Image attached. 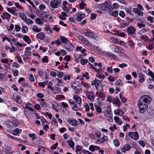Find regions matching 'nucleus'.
Returning a JSON list of instances; mask_svg holds the SVG:
<instances>
[{"label": "nucleus", "mask_w": 154, "mask_h": 154, "mask_svg": "<svg viewBox=\"0 0 154 154\" xmlns=\"http://www.w3.org/2000/svg\"><path fill=\"white\" fill-rule=\"evenodd\" d=\"M19 130L18 128H16L15 130L12 131V134L14 135H17L19 133Z\"/></svg>", "instance_id": "obj_43"}, {"label": "nucleus", "mask_w": 154, "mask_h": 154, "mask_svg": "<svg viewBox=\"0 0 154 154\" xmlns=\"http://www.w3.org/2000/svg\"><path fill=\"white\" fill-rule=\"evenodd\" d=\"M60 39L62 42L64 43H66L68 42L67 38L64 37L62 36H60Z\"/></svg>", "instance_id": "obj_31"}, {"label": "nucleus", "mask_w": 154, "mask_h": 154, "mask_svg": "<svg viewBox=\"0 0 154 154\" xmlns=\"http://www.w3.org/2000/svg\"><path fill=\"white\" fill-rule=\"evenodd\" d=\"M139 107L140 109V112L142 113H144L146 110V109L148 108L144 107Z\"/></svg>", "instance_id": "obj_41"}, {"label": "nucleus", "mask_w": 154, "mask_h": 154, "mask_svg": "<svg viewBox=\"0 0 154 154\" xmlns=\"http://www.w3.org/2000/svg\"><path fill=\"white\" fill-rule=\"evenodd\" d=\"M11 17V15L7 12L3 13V16H1V17L3 20H4L5 19L7 20H9Z\"/></svg>", "instance_id": "obj_15"}, {"label": "nucleus", "mask_w": 154, "mask_h": 154, "mask_svg": "<svg viewBox=\"0 0 154 154\" xmlns=\"http://www.w3.org/2000/svg\"><path fill=\"white\" fill-rule=\"evenodd\" d=\"M82 148L80 146H78L77 147L76 150V152L78 154H81V149Z\"/></svg>", "instance_id": "obj_51"}, {"label": "nucleus", "mask_w": 154, "mask_h": 154, "mask_svg": "<svg viewBox=\"0 0 154 154\" xmlns=\"http://www.w3.org/2000/svg\"><path fill=\"white\" fill-rule=\"evenodd\" d=\"M83 42L85 44L88 45H90L91 44L89 41L87 39L85 38Z\"/></svg>", "instance_id": "obj_53"}, {"label": "nucleus", "mask_w": 154, "mask_h": 154, "mask_svg": "<svg viewBox=\"0 0 154 154\" xmlns=\"http://www.w3.org/2000/svg\"><path fill=\"white\" fill-rule=\"evenodd\" d=\"M66 142L69 143V146L73 148L74 146V143L73 141H69L68 140L66 141Z\"/></svg>", "instance_id": "obj_47"}, {"label": "nucleus", "mask_w": 154, "mask_h": 154, "mask_svg": "<svg viewBox=\"0 0 154 154\" xmlns=\"http://www.w3.org/2000/svg\"><path fill=\"white\" fill-rule=\"evenodd\" d=\"M95 107L96 110L98 113H100L101 112V109L100 107L96 105H95Z\"/></svg>", "instance_id": "obj_52"}, {"label": "nucleus", "mask_w": 154, "mask_h": 154, "mask_svg": "<svg viewBox=\"0 0 154 154\" xmlns=\"http://www.w3.org/2000/svg\"><path fill=\"white\" fill-rule=\"evenodd\" d=\"M152 100V99L151 97L149 95H144L141 96L140 98V102H141L142 101H143L145 106L147 107V105H148L150 103Z\"/></svg>", "instance_id": "obj_1"}, {"label": "nucleus", "mask_w": 154, "mask_h": 154, "mask_svg": "<svg viewBox=\"0 0 154 154\" xmlns=\"http://www.w3.org/2000/svg\"><path fill=\"white\" fill-rule=\"evenodd\" d=\"M67 121L69 124L74 126H77L79 124L78 121L73 118L68 119Z\"/></svg>", "instance_id": "obj_7"}, {"label": "nucleus", "mask_w": 154, "mask_h": 154, "mask_svg": "<svg viewBox=\"0 0 154 154\" xmlns=\"http://www.w3.org/2000/svg\"><path fill=\"white\" fill-rule=\"evenodd\" d=\"M24 21L27 25H32L33 23L32 21L30 19H27V18H26Z\"/></svg>", "instance_id": "obj_36"}, {"label": "nucleus", "mask_w": 154, "mask_h": 154, "mask_svg": "<svg viewBox=\"0 0 154 154\" xmlns=\"http://www.w3.org/2000/svg\"><path fill=\"white\" fill-rule=\"evenodd\" d=\"M11 149L10 147L7 146L5 150V152L7 154H13Z\"/></svg>", "instance_id": "obj_25"}, {"label": "nucleus", "mask_w": 154, "mask_h": 154, "mask_svg": "<svg viewBox=\"0 0 154 154\" xmlns=\"http://www.w3.org/2000/svg\"><path fill=\"white\" fill-rule=\"evenodd\" d=\"M88 62V60L87 59H82L81 60V63L82 64L85 65Z\"/></svg>", "instance_id": "obj_62"}, {"label": "nucleus", "mask_w": 154, "mask_h": 154, "mask_svg": "<svg viewBox=\"0 0 154 154\" xmlns=\"http://www.w3.org/2000/svg\"><path fill=\"white\" fill-rule=\"evenodd\" d=\"M131 149V147L128 144L125 145L121 149V151L122 152H125V151H128Z\"/></svg>", "instance_id": "obj_18"}, {"label": "nucleus", "mask_w": 154, "mask_h": 154, "mask_svg": "<svg viewBox=\"0 0 154 154\" xmlns=\"http://www.w3.org/2000/svg\"><path fill=\"white\" fill-rule=\"evenodd\" d=\"M144 76V75L142 73H140L139 74V77L140 79L139 81L140 82L142 83L144 81L145 79Z\"/></svg>", "instance_id": "obj_28"}, {"label": "nucleus", "mask_w": 154, "mask_h": 154, "mask_svg": "<svg viewBox=\"0 0 154 154\" xmlns=\"http://www.w3.org/2000/svg\"><path fill=\"white\" fill-rule=\"evenodd\" d=\"M67 16V14L65 12H62L59 16V18L62 20H65L66 19V17Z\"/></svg>", "instance_id": "obj_23"}, {"label": "nucleus", "mask_w": 154, "mask_h": 154, "mask_svg": "<svg viewBox=\"0 0 154 154\" xmlns=\"http://www.w3.org/2000/svg\"><path fill=\"white\" fill-rule=\"evenodd\" d=\"M36 37L38 39L42 40L45 38L44 33L43 32L39 33L37 34Z\"/></svg>", "instance_id": "obj_21"}, {"label": "nucleus", "mask_w": 154, "mask_h": 154, "mask_svg": "<svg viewBox=\"0 0 154 154\" xmlns=\"http://www.w3.org/2000/svg\"><path fill=\"white\" fill-rule=\"evenodd\" d=\"M20 17L24 21L26 18V17L25 14L23 13H19Z\"/></svg>", "instance_id": "obj_34"}, {"label": "nucleus", "mask_w": 154, "mask_h": 154, "mask_svg": "<svg viewBox=\"0 0 154 154\" xmlns=\"http://www.w3.org/2000/svg\"><path fill=\"white\" fill-rule=\"evenodd\" d=\"M133 12L137 14L139 16H142L143 15V13L142 11H139L137 8H134L132 10Z\"/></svg>", "instance_id": "obj_14"}, {"label": "nucleus", "mask_w": 154, "mask_h": 154, "mask_svg": "<svg viewBox=\"0 0 154 154\" xmlns=\"http://www.w3.org/2000/svg\"><path fill=\"white\" fill-rule=\"evenodd\" d=\"M79 82H72L71 83V87L73 88V89L79 91L81 89L80 85H79Z\"/></svg>", "instance_id": "obj_8"}, {"label": "nucleus", "mask_w": 154, "mask_h": 154, "mask_svg": "<svg viewBox=\"0 0 154 154\" xmlns=\"http://www.w3.org/2000/svg\"><path fill=\"white\" fill-rule=\"evenodd\" d=\"M23 39L28 44H30L31 42L30 38L28 36L24 35L23 37Z\"/></svg>", "instance_id": "obj_22"}, {"label": "nucleus", "mask_w": 154, "mask_h": 154, "mask_svg": "<svg viewBox=\"0 0 154 154\" xmlns=\"http://www.w3.org/2000/svg\"><path fill=\"white\" fill-rule=\"evenodd\" d=\"M125 10L126 12L129 14H130L131 13V8L129 7V8H125Z\"/></svg>", "instance_id": "obj_60"}, {"label": "nucleus", "mask_w": 154, "mask_h": 154, "mask_svg": "<svg viewBox=\"0 0 154 154\" xmlns=\"http://www.w3.org/2000/svg\"><path fill=\"white\" fill-rule=\"evenodd\" d=\"M93 94V93L92 91L88 92L87 95V98L90 100H93L95 98Z\"/></svg>", "instance_id": "obj_11"}, {"label": "nucleus", "mask_w": 154, "mask_h": 154, "mask_svg": "<svg viewBox=\"0 0 154 154\" xmlns=\"http://www.w3.org/2000/svg\"><path fill=\"white\" fill-rule=\"evenodd\" d=\"M114 120L117 124L119 125H121L122 123V120L117 116H116L114 117Z\"/></svg>", "instance_id": "obj_20"}, {"label": "nucleus", "mask_w": 154, "mask_h": 154, "mask_svg": "<svg viewBox=\"0 0 154 154\" xmlns=\"http://www.w3.org/2000/svg\"><path fill=\"white\" fill-rule=\"evenodd\" d=\"M27 15L32 19H33L35 17V16L33 14L31 13H27Z\"/></svg>", "instance_id": "obj_57"}, {"label": "nucleus", "mask_w": 154, "mask_h": 154, "mask_svg": "<svg viewBox=\"0 0 154 154\" xmlns=\"http://www.w3.org/2000/svg\"><path fill=\"white\" fill-rule=\"evenodd\" d=\"M148 31V29H143L141 30L140 31L138 32V34H141L142 33H145L146 32H147Z\"/></svg>", "instance_id": "obj_48"}, {"label": "nucleus", "mask_w": 154, "mask_h": 154, "mask_svg": "<svg viewBox=\"0 0 154 154\" xmlns=\"http://www.w3.org/2000/svg\"><path fill=\"white\" fill-rule=\"evenodd\" d=\"M13 98L16 103L18 104H20L21 102V100L19 96L17 95L14 94L13 96Z\"/></svg>", "instance_id": "obj_10"}, {"label": "nucleus", "mask_w": 154, "mask_h": 154, "mask_svg": "<svg viewBox=\"0 0 154 154\" xmlns=\"http://www.w3.org/2000/svg\"><path fill=\"white\" fill-rule=\"evenodd\" d=\"M31 51H25L24 52V54L26 58H28L31 54Z\"/></svg>", "instance_id": "obj_37"}, {"label": "nucleus", "mask_w": 154, "mask_h": 154, "mask_svg": "<svg viewBox=\"0 0 154 154\" xmlns=\"http://www.w3.org/2000/svg\"><path fill=\"white\" fill-rule=\"evenodd\" d=\"M114 50L113 51L116 53H122V51L120 50L119 49L117 48H114Z\"/></svg>", "instance_id": "obj_61"}, {"label": "nucleus", "mask_w": 154, "mask_h": 154, "mask_svg": "<svg viewBox=\"0 0 154 154\" xmlns=\"http://www.w3.org/2000/svg\"><path fill=\"white\" fill-rule=\"evenodd\" d=\"M98 7L102 10L107 11L110 9V5L107 2L105 1L104 3L99 4L98 5Z\"/></svg>", "instance_id": "obj_2"}, {"label": "nucleus", "mask_w": 154, "mask_h": 154, "mask_svg": "<svg viewBox=\"0 0 154 154\" xmlns=\"http://www.w3.org/2000/svg\"><path fill=\"white\" fill-rule=\"evenodd\" d=\"M5 40H7L8 42H10L11 44L13 46V42H11L10 39L7 36L4 37L3 38V42H4Z\"/></svg>", "instance_id": "obj_44"}, {"label": "nucleus", "mask_w": 154, "mask_h": 154, "mask_svg": "<svg viewBox=\"0 0 154 154\" xmlns=\"http://www.w3.org/2000/svg\"><path fill=\"white\" fill-rule=\"evenodd\" d=\"M91 84L92 85H95V88L97 91H100L102 89V83L99 80L95 79L93 81Z\"/></svg>", "instance_id": "obj_3"}, {"label": "nucleus", "mask_w": 154, "mask_h": 154, "mask_svg": "<svg viewBox=\"0 0 154 154\" xmlns=\"http://www.w3.org/2000/svg\"><path fill=\"white\" fill-rule=\"evenodd\" d=\"M40 104L41 106L43 108H45L47 106V103L46 102H40Z\"/></svg>", "instance_id": "obj_55"}, {"label": "nucleus", "mask_w": 154, "mask_h": 154, "mask_svg": "<svg viewBox=\"0 0 154 154\" xmlns=\"http://www.w3.org/2000/svg\"><path fill=\"white\" fill-rule=\"evenodd\" d=\"M135 29L134 26L128 27L127 29L128 35L129 36H132V35L135 33Z\"/></svg>", "instance_id": "obj_6"}, {"label": "nucleus", "mask_w": 154, "mask_h": 154, "mask_svg": "<svg viewBox=\"0 0 154 154\" xmlns=\"http://www.w3.org/2000/svg\"><path fill=\"white\" fill-rule=\"evenodd\" d=\"M137 26L139 28H140L142 27H144L145 26V24L143 23H138L137 24Z\"/></svg>", "instance_id": "obj_58"}, {"label": "nucleus", "mask_w": 154, "mask_h": 154, "mask_svg": "<svg viewBox=\"0 0 154 154\" xmlns=\"http://www.w3.org/2000/svg\"><path fill=\"white\" fill-rule=\"evenodd\" d=\"M61 3V2L60 0H52L50 2V5L52 8H56Z\"/></svg>", "instance_id": "obj_4"}, {"label": "nucleus", "mask_w": 154, "mask_h": 154, "mask_svg": "<svg viewBox=\"0 0 154 154\" xmlns=\"http://www.w3.org/2000/svg\"><path fill=\"white\" fill-rule=\"evenodd\" d=\"M113 103L116 105L120 104V100L118 97H116L113 99Z\"/></svg>", "instance_id": "obj_32"}, {"label": "nucleus", "mask_w": 154, "mask_h": 154, "mask_svg": "<svg viewBox=\"0 0 154 154\" xmlns=\"http://www.w3.org/2000/svg\"><path fill=\"white\" fill-rule=\"evenodd\" d=\"M86 36L90 38H93L94 37V34L91 32H85L84 34Z\"/></svg>", "instance_id": "obj_19"}, {"label": "nucleus", "mask_w": 154, "mask_h": 154, "mask_svg": "<svg viewBox=\"0 0 154 154\" xmlns=\"http://www.w3.org/2000/svg\"><path fill=\"white\" fill-rule=\"evenodd\" d=\"M81 84L87 88H88L90 87V85L88 83H85L83 82H82Z\"/></svg>", "instance_id": "obj_42"}, {"label": "nucleus", "mask_w": 154, "mask_h": 154, "mask_svg": "<svg viewBox=\"0 0 154 154\" xmlns=\"http://www.w3.org/2000/svg\"><path fill=\"white\" fill-rule=\"evenodd\" d=\"M104 115L109 122H113L112 116V113H107V112H106V113H104Z\"/></svg>", "instance_id": "obj_12"}, {"label": "nucleus", "mask_w": 154, "mask_h": 154, "mask_svg": "<svg viewBox=\"0 0 154 154\" xmlns=\"http://www.w3.org/2000/svg\"><path fill=\"white\" fill-rule=\"evenodd\" d=\"M148 71L149 72L148 75L152 77V79H151V80L153 81L154 80V73L149 69H148Z\"/></svg>", "instance_id": "obj_33"}, {"label": "nucleus", "mask_w": 154, "mask_h": 154, "mask_svg": "<svg viewBox=\"0 0 154 154\" xmlns=\"http://www.w3.org/2000/svg\"><path fill=\"white\" fill-rule=\"evenodd\" d=\"M106 54L107 56L109 57L110 56L112 57L114 59H117V57L112 53H109L107 52L106 53Z\"/></svg>", "instance_id": "obj_29"}, {"label": "nucleus", "mask_w": 154, "mask_h": 154, "mask_svg": "<svg viewBox=\"0 0 154 154\" xmlns=\"http://www.w3.org/2000/svg\"><path fill=\"white\" fill-rule=\"evenodd\" d=\"M30 107H32V105L29 102L27 103L25 105V109H28Z\"/></svg>", "instance_id": "obj_56"}, {"label": "nucleus", "mask_w": 154, "mask_h": 154, "mask_svg": "<svg viewBox=\"0 0 154 154\" xmlns=\"http://www.w3.org/2000/svg\"><path fill=\"white\" fill-rule=\"evenodd\" d=\"M128 135L134 140H137L138 139L139 135L137 132H129L128 133Z\"/></svg>", "instance_id": "obj_5"}, {"label": "nucleus", "mask_w": 154, "mask_h": 154, "mask_svg": "<svg viewBox=\"0 0 154 154\" xmlns=\"http://www.w3.org/2000/svg\"><path fill=\"white\" fill-rule=\"evenodd\" d=\"M127 66V65L125 63H122L121 64H119V66L121 68H124V67H126Z\"/></svg>", "instance_id": "obj_63"}, {"label": "nucleus", "mask_w": 154, "mask_h": 154, "mask_svg": "<svg viewBox=\"0 0 154 154\" xmlns=\"http://www.w3.org/2000/svg\"><path fill=\"white\" fill-rule=\"evenodd\" d=\"M118 5L117 3H115L113 4L112 6L110 5V7H111L112 9H114V8H117L118 6Z\"/></svg>", "instance_id": "obj_59"}, {"label": "nucleus", "mask_w": 154, "mask_h": 154, "mask_svg": "<svg viewBox=\"0 0 154 154\" xmlns=\"http://www.w3.org/2000/svg\"><path fill=\"white\" fill-rule=\"evenodd\" d=\"M38 15V16L41 17L43 14H46V12H44L42 11H39L38 12H37Z\"/></svg>", "instance_id": "obj_40"}, {"label": "nucleus", "mask_w": 154, "mask_h": 154, "mask_svg": "<svg viewBox=\"0 0 154 154\" xmlns=\"http://www.w3.org/2000/svg\"><path fill=\"white\" fill-rule=\"evenodd\" d=\"M108 140V137L107 136H104L102 137L100 139L97 140L96 142L97 143H102L104 142L105 141Z\"/></svg>", "instance_id": "obj_13"}, {"label": "nucleus", "mask_w": 154, "mask_h": 154, "mask_svg": "<svg viewBox=\"0 0 154 154\" xmlns=\"http://www.w3.org/2000/svg\"><path fill=\"white\" fill-rule=\"evenodd\" d=\"M22 32L23 33H26L28 30V28L26 26H23L22 29Z\"/></svg>", "instance_id": "obj_45"}, {"label": "nucleus", "mask_w": 154, "mask_h": 154, "mask_svg": "<svg viewBox=\"0 0 154 154\" xmlns=\"http://www.w3.org/2000/svg\"><path fill=\"white\" fill-rule=\"evenodd\" d=\"M107 71L109 73H112L113 72V69L111 67H108L107 68Z\"/></svg>", "instance_id": "obj_64"}, {"label": "nucleus", "mask_w": 154, "mask_h": 154, "mask_svg": "<svg viewBox=\"0 0 154 154\" xmlns=\"http://www.w3.org/2000/svg\"><path fill=\"white\" fill-rule=\"evenodd\" d=\"M73 98L78 104H80L81 103L82 100L80 97L75 95L74 96Z\"/></svg>", "instance_id": "obj_24"}, {"label": "nucleus", "mask_w": 154, "mask_h": 154, "mask_svg": "<svg viewBox=\"0 0 154 154\" xmlns=\"http://www.w3.org/2000/svg\"><path fill=\"white\" fill-rule=\"evenodd\" d=\"M85 17V15L84 14H80L76 18V20L78 21H80Z\"/></svg>", "instance_id": "obj_30"}, {"label": "nucleus", "mask_w": 154, "mask_h": 154, "mask_svg": "<svg viewBox=\"0 0 154 154\" xmlns=\"http://www.w3.org/2000/svg\"><path fill=\"white\" fill-rule=\"evenodd\" d=\"M129 24V22H128L127 23H123L121 24L120 25L121 27L124 28L128 26Z\"/></svg>", "instance_id": "obj_49"}, {"label": "nucleus", "mask_w": 154, "mask_h": 154, "mask_svg": "<svg viewBox=\"0 0 154 154\" xmlns=\"http://www.w3.org/2000/svg\"><path fill=\"white\" fill-rule=\"evenodd\" d=\"M114 113L116 115H118L119 116H122L124 114V112L121 109H118L115 110L114 111Z\"/></svg>", "instance_id": "obj_17"}, {"label": "nucleus", "mask_w": 154, "mask_h": 154, "mask_svg": "<svg viewBox=\"0 0 154 154\" xmlns=\"http://www.w3.org/2000/svg\"><path fill=\"white\" fill-rule=\"evenodd\" d=\"M59 103L56 101H53L52 103V106L53 108L55 109L56 108L58 107Z\"/></svg>", "instance_id": "obj_35"}, {"label": "nucleus", "mask_w": 154, "mask_h": 154, "mask_svg": "<svg viewBox=\"0 0 154 154\" xmlns=\"http://www.w3.org/2000/svg\"><path fill=\"white\" fill-rule=\"evenodd\" d=\"M64 48L68 51H72L73 50V47L72 45L70 44H66L64 46Z\"/></svg>", "instance_id": "obj_16"}, {"label": "nucleus", "mask_w": 154, "mask_h": 154, "mask_svg": "<svg viewBox=\"0 0 154 154\" xmlns=\"http://www.w3.org/2000/svg\"><path fill=\"white\" fill-rule=\"evenodd\" d=\"M35 21L37 23L39 24H42L43 23V22H42V20L38 18H36Z\"/></svg>", "instance_id": "obj_46"}, {"label": "nucleus", "mask_w": 154, "mask_h": 154, "mask_svg": "<svg viewBox=\"0 0 154 154\" xmlns=\"http://www.w3.org/2000/svg\"><path fill=\"white\" fill-rule=\"evenodd\" d=\"M32 30L34 32H38L41 31V29H39L37 26H34Z\"/></svg>", "instance_id": "obj_38"}, {"label": "nucleus", "mask_w": 154, "mask_h": 154, "mask_svg": "<svg viewBox=\"0 0 154 154\" xmlns=\"http://www.w3.org/2000/svg\"><path fill=\"white\" fill-rule=\"evenodd\" d=\"M42 62L43 63H48V59L47 56H45L44 58L42 59Z\"/></svg>", "instance_id": "obj_54"}, {"label": "nucleus", "mask_w": 154, "mask_h": 154, "mask_svg": "<svg viewBox=\"0 0 154 154\" xmlns=\"http://www.w3.org/2000/svg\"><path fill=\"white\" fill-rule=\"evenodd\" d=\"M140 38L141 39L145 41H147L148 39V37L145 35H141Z\"/></svg>", "instance_id": "obj_39"}, {"label": "nucleus", "mask_w": 154, "mask_h": 154, "mask_svg": "<svg viewBox=\"0 0 154 154\" xmlns=\"http://www.w3.org/2000/svg\"><path fill=\"white\" fill-rule=\"evenodd\" d=\"M68 101L71 105L73 106L72 107V108L73 110H78L79 108L77 106L76 103L75 102L73 101L71 99L69 100Z\"/></svg>", "instance_id": "obj_9"}, {"label": "nucleus", "mask_w": 154, "mask_h": 154, "mask_svg": "<svg viewBox=\"0 0 154 154\" xmlns=\"http://www.w3.org/2000/svg\"><path fill=\"white\" fill-rule=\"evenodd\" d=\"M113 143L115 146L116 147H118L119 145V143L117 139H115L114 140Z\"/></svg>", "instance_id": "obj_50"}, {"label": "nucleus", "mask_w": 154, "mask_h": 154, "mask_svg": "<svg viewBox=\"0 0 154 154\" xmlns=\"http://www.w3.org/2000/svg\"><path fill=\"white\" fill-rule=\"evenodd\" d=\"M118 12L117 11H110L109 14L113 16L116 17L118 15Z\"/></svg>", "instance_id": "obj_27"}, {"label": "nucleus", "mask_w": 154, "mask_h": 154, "mask_svg": "<svg viewBox=\"0 0 154 154\" xmlns=\"http://www.w3.org/2000/svg\"><path fill=\"white\" fill-rule=\"evenodd\" d=\"M141 102H140V103L139 99L137 103V105L139 107H148V106L147 105V107L145 106V105L146 104H145L143 101H142Z\"/></svg>", "instance_id": "obj_26"}]
</instances>
